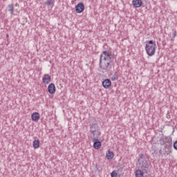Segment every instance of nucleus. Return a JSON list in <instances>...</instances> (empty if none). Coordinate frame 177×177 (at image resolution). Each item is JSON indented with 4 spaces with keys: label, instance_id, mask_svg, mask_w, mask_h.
I'll list each match as a JSON object with an SVG mask.
<instances>
[{
    "label": "nucleus",
    "instance_id": "nucleus-3",
    "mask_svg": "<svg viewBox=\"0 0 177 177\" xmlns=\"http://www.w3.org/2000/svg\"><path fill=\"white\" fill-rule=\"evenodd\" d=\"M138 162V168H140V169L147 173V171H149V162H147V159L143 156V154L140 155Z\"/></svg>",
    "mask_w": 177,
    "mask_h": 177
},
{
    "label": "nucleus",
    "instance_id": "nucleus-11",
    "mask_svg": "<svg viewBox=\"0 0 177 177\" xmlns=\"http://www.w3.org/2000/svg\"><path fill=\"white\" fill-rule=\"evenodd\" d=\"M107 160H113L114 158V152L108 150L106 153Z\"/></svg>",
    "mask_w": 177,
    "mask_h": 177
},
{
    "label": "nucleus",
    "instance_id": "nucleus-6",
    "mask_svg": "<svg viewBox=\"0 0 177 177\" xmlns=\"http://www.w3.org/2000/svg\"><path fill=\"white\" fill-rule=\"evenodd\" d=\"M84 9H85V6H84V3H80L75 6L76 13H82V12H84Z\"/></svg>",
    "mask_w": 177,
    "mask_h": 177
},
{
    "label": "nucleus",
    "instance_id": "nucleus-2",
    "mask_svg": "<svg viewBox=\"0 0 177 177\" xmlns=\"http://www.w3.org/2000/svg\"><path fill=\"white\" fill-rule=\"evenodd\" d=\"M145 50L148 56H154L156 54V41H149L145 45Z\"/></svg>",
    "mask_w": 177,
    "mask_h": 177
},
{
    "label": "nucleus",
    "instance_id": "nucleus-15",
    "mask_svg": "<svg viewBox=\"0 0 177 177\" xmlns=\"http://www.w3.org/2000/svg\"><path fill=\"white\" fill-rule=\"evenodd\" d=\"M136 177H143V172L140 169L136 171Z\"/></svg>",
    "mask_w": 177,
    "mask_h": 177
},
{
    "label": "nucleus",
    "instance_id": "nucleus-5",
    "mask_svg": "<svg viewBox=\"0 0 177 177\" xmlns=\"http://www.w3.org/2000/svg\"><path fill=\"white\" fill-rule=\"evenodd\" d=\"M96 138L97 137H93V147L95 149V150H99V149L102 147V142Z\"/></svg>",
    "mask_w": 177,
    "mask_h": 177
},
{
    "label": "nucleus",
    "instance_id": "nucleus-4",
    "mask_svg": "<svg viewBox=\"0 0 177 177\" xmlns=\"http://www.w3.org/2000/svg\"><path fill=\"white\" fill-rule=\"evenodd\" d=\"M97 128V124L96 123H93L90 125V133L92 135L93 138H99L100 131Z\"/></svg>",
    "mask_w": 177,
    "mask_h": 177
},
{
    "label": "nucleus",
    "instance_id": "nucleus-12",
    "mask_svg": "<svg viewBox=\"0 0 177 177\" xmlns=\"http://www.w3.org/2000/svg\"><path fill=\"white\" fill-rule=\"evenodd\" d=\"M31 118L32 121H38L39 120V113L38 112H35L32 114Z\"/></svg>",
    "mask_w": 177,
    "mask_h": 177
},
{
    "label": "nucleus",
    "instance_id": "nucleus-19",
    "mask_svg": "<svg viewBox=\"0 0 177 177\" xmlns=\"http://www.w3.org/2000/svg\"><path fill=\"white\" fill-rule=\"evenodd\" d=\"M118 176V174H117V171H112V173L111 174V177H117Z\"/></svg>",
    "mask_w": 177,
    "mask_h": 177
},
{
    "label": "nucleus",
    "instance_id": "nucleus-10",
    "mask_svg": "<svg viewBox=\"0 0 177 177\" xmlns=\"http://www.w3.org/2000/svg\"><path fill=\"white\" fill-rule=\"evenodd\" d=\"M133 6H134V8H140V6H142V0H133Z\"/></svg>",
    "mask_w": 177,
    "mask_h": 177
},
{
    "label": "nucleus",
    "instance_id": "nucleus-13",
    "mask_svg": "<svg viewBox=\"0 0 177 177\" xmlns=\"http://www.w3.org/2000/svg\"><path fill=\"white\" fill-rule=\"evenodd\" d=\"M8 10L10 12V15H13V12H15V7L13 4H9L8 6Z\"/></svg>",
    "mask_w": 177,
    "mask_h": 177
},
{
    "label": "nucleus",
    "instance_id": "nucleus-8",
    "mask_svg": "<svg viewBox=\"0 0 177 177\" xmlns=\"http://www.w3.org/2000/svg\"><path fill=\"white\" fill-rule=\"evenodd\" d=\"M102 86L105 89H109L111 86V81L110 79H106L102 82Z\"/></svg>",
    "mask_w": 177,
    "mask_h": 177
},
{
    "label": "nucleus",
    "instance_id": "nucleus-18",
    "mask_svg": "<svg viewBox=\"0 0 177 177\" xmlns=\"http://www.w3.org/2000/svg\"><path fill=\"white\" fill-rule=\"evenodd\" d=\"M171 35H172V38L171 39V41H174L175 37H176V30H174Z\"/></svg>",
    "mask_w": 177,
    "mask_h": 177
},
{
    "label": "nucleus",
    "instance_id": "nucleus-9",
    "mask_svg": "<svg viewBox=\"0 0 177 177\" xmlns=\"http://www.w3.org/2000/svg\"><path fill=\"white\" fill-rule=\"evenodd\" d=\"M52 78L50 77V75H49L48 74H46L43 77V83L44 84V85H48V84L50 82Z\"/></svg>",
    "mask_w": 177,
    "mask_h": 177
},
{
    "label": "nucleus",
    "instance_id": "nucleus-17",
    "mask_svg": "<svg viewBox=\"0 0 177 177\" xmlns=\"http://www.w3.org/2000/svg\"><path fill=\"white\" fill-rule=\"evenodd\" d=\"M111 80L113 81H117V80H118V74L117 73V72H115L114 74L112 75Z\"/></svg>",
    "mask_w": 177,
    "mask_h": 177
},
{
    "label": "nucleus",
    "instance_id": "nucleus-7",
    "mask_svg": "<svg viewBox=\"0 0 177 177\" xmlns=\"http://www.w3.org/2000/svg\"><path fill=\"white\" fill-rule=\"evenodd\" d=\"M48 93H50V95H55L56 92V86H55V84H50L48 87Z\"/></svg>",
    "mask_w": 177,
    "mask_h": 177
},
{
    "label": "nucleus",
    "instance_id": "nucleus-14",
    "mask_svg": "<svg viewBox=\"0 0 177 177\" xmlns=\"http://www.w3.org/2000/svg\"><path fill=\"white\" fill-rule=\"evenodd\" d=\"M33 148L35 149H39V140H35L33 141Z\"/></svg>",
    "mask_w": 177,
    "mask_h": 177
},
{
    "label": "nucleus",
    "instance_id": "nucleus-16",
    "mask_svg": "<svg viewBox=\"0 0 177 177\" xmlns=\"http://www.w3.org/2000/svg\"><path fill=\"white\" fill-rule=\"evenodd\" d=\"M55 2L53 0H47L46 2H44V5H46L47 6H52Z\"/></svg>",
    "mask_w": 177,
    "mask_h": 177
},
{
    "label": "nucleus",
    "instance_id": "nucleus-20",
    "mask_svg": "<svg viewBox=\"0 0 177 177\" xmlns=\"http://www.w3.org/2000/svg\"><path fill=\"white\" fill-rule=\"evenodd\" d=\"M164 138H161L160 140V145H165V140H164Z\"/></svg>",
    "mask_w": 177,
    "mask_h": 177
},
{
    "label": "nucleus",
    "instance_id": "nucleus-1",
    "mask_svg": "<svg viewBox=\"0 0 177 177\" xmlns=\"http://www.w3.org/2000/svg\"><path fill=\"white\" fill-rule=\"evenodd\" d=\"M113 62V54L110 50H104L100 57V68L104 71H110Z\"/></svg>",
    "mask_w": 177,
    "mask_h": 177
}]
</instances>
